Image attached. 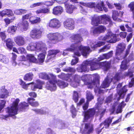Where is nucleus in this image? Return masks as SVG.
Returning <instances> with one entry per match:
<instances>
[{"label": "nucleus", "mask_w": 134, "mask_h": 134, "mask_svg": "<svg viewBox=\"0 0 134 134\" xmlns=\"http://www.w3.org/2000/svg\"><path fill=\"white\" fill-rule=\"evenodd\" d=\"M113 54V51H111L107 53L100 56L97 59L95 58L92 60H88L85 61L80 67L77 68V70L79 72L88 71L89 68L87 66L90 65L91 70L99 69L103 66L104 68V70L107 71L110 67V62L105 61L100 62L99 61L104 59H109L112 56Z\"/></svg>", "instance_id": "1"}, {"label": "nucleus", "mask_w": 134, "mask_h": 134, "mask_svg": "<svg viewBox=\"0 0 134 134\" xmlns=\"http://www.w3.org/2000/svg\"><path fill=\"white\" fill-rule=\"evenodd\" d=\"M79 32L81 36L79 34H77L73 35L70 37V38L71 41L75 43L72 44L70 48L66 49L63 52V55H66L67 53L65 52L66 51H74V54L78 56H80L81 54L83 56H86L91 52L89 47L83 46L77 43L82 41L81 36H85L88 34L87 31L85 29L81 28L79 30Z\"/></svg>", "instance_id": "2"}, {"label": "nucleus", "mask_w": 134, "mask_h": 134, "mask_svg": "<svg viewBox=\"0 0 134 134\" xmlns=\"http://www.w3.org/2000/svg\"><path fill=\"white\" fill-rule=\"evenodd\" d=\"M71 78L72 80L76 81V84H74V82H72L71 85L74 87H76L79 85L81 79L84 82V84L86 85H96V87H98L99 86V75L97 74L91 75H84L81 77L78 75H75Z\"/></svg>", "instance_id": "3"}, {"label": "nucleus", "mask_w": 134, "mask_h": 134, "mask_svg": "<svg viewBox=\"0 0 134 134\" xmlns=\"http://www.w3.org/2000/svg\"><path fill=\"white\" fill-rule=\"evenodd\" d=\"M27 49L29 51H35L38 52H42V53L38 55L37 59L40 63L43 62L47 50V47L44 43L41 41L37 42L35 43H31L27 46Z\"/></svg>", "instance_id": "4"}, {"label": "nucleus", "mask_w": 134, "mask_h": 134, "mask_svg": "<svg viewBox=\"0 0 134 134\" xmlns=\"http://www.w3.org/2000/svg\"><path fill=\"white\" fill-rule=\"evenodd\" d=\"M100 98L98 99V102L97 103V107L96 109H88L87 111H84V121L87 122L89 120H91L94 116L95 112H96L97 116L99 115V119L104 115L106 109L102 108L101 104L103 103V100H99Z\"/></svg>", "instance_id": "5"}, {"label": "nucleus", "mask_w": 134, "mask_h": 134, "mask_svg": "<svg viewBox=\"0 0 134 134\" xmlns=\"http://www.w3.org/2000/svg\"><path fill=\"white\" fill-rule=\"evenodd\" d=\"M110 17L108 15H103L101 16L94 15L92 18L91 24L94 26H97L99 24L102 23L106 24L108 23Z\"/></svg>", "instance_id": "6"}, {"label": "nucleus", "mask_w": 134, "mask_h": 134, "mask_svg": "<svg viewBox=\"0 0 134 134\" xmlns=\"http://www.w3.org/2000/svg\"><path fill=\"white\" fill-rule=\"evenodd\" d=\"M20 100L18 98L16 99L13 102L12 104L10 107H8L6 109V112L8 115L3 116L4 119L8 118L9 116H14L17 114L18 110V104Z\"/></svg>", "instance_id": "7"}, {"label": "nucleus", "mask_w": 134, "mask_h": 134, "mask_svg": "<svg viewBox=\"0 0 134 134\" xmlns=\"http://www.w3.org/2000/svg\"><path fill=\"white\" fill-rule=\"evenodd\" d=\"M56 82L54 83V82L50 80L48 82L46 86V88L51 91L56 90L57 86L56 83H57L58 86L61 88H63L68 86V84L67 82L62 80H58V81L56 79Z\"/></svg>", "instance_id": "8"}, {"label": "nucleus", "mask_w": 134, "mask_h": 134, "mask_svg": "<svg viewBox=\"0 0 134 134\" xmlns=\"http://www.w3.org/2000/svg\"><path fill=\"white\" fill-rule=\"evenodd\" d=\"M36 84H34V82L26 84L24 82L21 80L20 84L22 88L26 90L27 89L28 86L31 84L32 85L31 86V89L32 90L36 91L37 89H42V85L44 84V82L39 80H36Z\"/></svg>", "instance_id": "9"}, {"label": "nucleus", "mask_w": 134, "mask_h": 134, "mask_svg": "<svg viewBox=\"0 0 134 134\" xmlns=\"http://www.w3.org/2000/svg\"><path fill=\"white\" fill-rule=\"evenodd\" d=\"M47 38L54 43H57L63 39V36L58 32L50 33L47 35Z\"/></svg>", "instance_id": "10"}, {"label": "nucleus", "mask_w": 134, "mask_h": 134, "mask_svg": "<svg viewBox=\"0 0 134 134\" xmlns=\"http://www.w3.org/2000/svg\"><path fill=\"white\" fill-rule=\"evenodd\" d=\"M99 40H104L109 43H115L116 41V35L111 31H108L105 35L100 36Z\"/></svg>", "instance_id": "11"}, {"label": "nucleus", "mask_w": 134, "mask_h": 134, "mask_svg": "<svg viewBox=\"0 0 134 134\" xmlns=\"http://www.w3.org/2000/svg\"><path fill=\"white\" fill-rule=\"evenodd\" d=\"M90 7L91 8H94V10L97 12H99L103 10V8L104 11L106 12L108 10L107 8L104 7L103 2L99 1L96 3L95 2L91 3H89Z\"/></svg>", "instance_id": "12"}, {"label": "nucleus", "mask_w": 134, "mask_h": 134, "mask_svg": "<svg viewBox=\"0 0 134 134\" xmlns=\"http://www.w3.org/2000/svg\"><path fill=\"white\" fill-rule=\"evenodd\" d=\"M133 71H131V70L129 69L128 72H126L124 74L121 72L117 73L114 78H112L113 80V81L115 82V81H117L125 77V76H129L130 77H132L133 76L132 73Z\"/></svg>", "instance_id": "13"}, {"label": "nucleus", "mask_w": 134, "mask_h": 134, "mask_svg": "<svg viewBox=\"0 0 134 134\" xmlns=\"http://www.w3.org/2000/svg\"><path fill=\"white\" fill-rule=\"evenodd\" d=\"M42 33V31L41 29L35 28L31 31L30 36L33 39H38L41 37Z\"/></svg>", "instance_id": "14"}, {"label": "nucleus", "mask_w": 134, "mask_h": 134, "mask_svg": "<svg viewBox=\"0 0 134 134\" xmlns=\"http://www.w3.org/2000/svg\"><path fill=\"white\" fill-rule=\"evenodd\" d=\"M126 45L124 43H121L118 44V47L117 48L116 53V58L119 60L122 59V58H125L122 56V53L125 49Z\"/></svg>", "instance_id": "15"}, {"label": "nucleus", "mask_w": 134, "mask_h": 134, "mask_svg": "<svg viewBox=\"0 0 134 134\" xmlns=\"http://www.w3.org/2000/svg\"><path fill=\"white\" fill-rule=\"evenodd\" d=\"M39 77L42 79L52 80L54 83L56 82V76L52 73H49L47 74L45 72H42L40 73L39 74Z\"/></svg>", "instance_id": "16"}, {"label": "nucleus", "mask_w": 134, "mask_h": 134, "mask_svg": "<svg viewBox=\"0 0 134 134\" xmlns=\"http://www.w3.org/2000/svg\"><path fill=\"white\" fill-rule=\"evenodd\" d=\"M48 25L52 28L58 29L61 26V23L57 18H53L49 21Z\"/></svg>", "instance_id": "17"}, {"label": "nucleus", "mask_w": 134, "mask_h": 134, "mask_svg": "<svg viewBox=\"0 0 134 134\" xmlns=\"http://www.w3.org/2000/svg\"><path fill=\"white\" fill-rule=\"evenodd\" d=\"M93 124L90 123H85L82 134H90L93 132Z\"/></svg>", "instance_id": "18"}, {"label": "nucleus", "mask_w": 134, "mask_h": 134, "mask_svg": "<svg viewBox=\"0 0 134 134\" xmlns=\"http://www.w3.org/2000/svg\"><path fill=\"white\" fill-rule=\"evenodd\" d=\"M64 26L66 29L73 30L74 28V21L72 19H69L64 21L63 23Z\"/></svg>", "instance_id": "19"}, {"label": "nucleus", "mask_w": 134, "mask_h": 134, "mask_svg": "<svg viewBox=\"0 0 134 134\" xmlns=\"http://www.w3.org/2000/svg\"><path fill=\"white\" fill-rule=\"evenodd\" d=\"M126 87V86H124L122 90H120L118 93H117L115 95V97L114 98L115 100L118 101L120 99L124 98L125 93L127 91Z\"/></svg>", "instance_id": "20"}, {"label": "nucleus", "mask_w": 134, "mask_h": 134, "mask_svg": "<svg viewBox=\"0 0 134 134\" xmlns=\"http://www.w3.org/2000/svg\"><path fill=\"white\" fill-rule=\"evenodd\" d=\"M14 41L16 44L19 46H22L26 43L24 37L21 35H19L15 37Z\"/></svg>", "instance_id": "21"}, {"label": "nucleus", "mask_w": 134, "mask_h": 134, "mask_svg": "<svg viewBox=\"0 0 134 134\" xmlns=\"http://www.w3.org/2000/svg\"><path fill=\"white\" fill-rule=\"evenodd\" d=\"M106 30V28L104 26H99L97 27L92 28L91 31L94 35L99 34L104 32Z\"/></svg>", "instance_id": "22"}, {"label": "nucleus", "mask_w": 134, "mask_h": 134, "mask_svg": "<svg viewBox=\"0 0 134 134\" xmlns=\"http://www.w3.org/2000/svg\"><path fill=\"white\" fill-rule=\"evenodd\" d=\"M113 81V80L112 79V78L109 77V76L108 75L107 77L105 78L104 80L103 81L100 87V88H105L108 87L109 86L111 81Z\"/></svg>", "instance_id": "23"}, {"label": "nucleus", "mask_w": 134, "mask_h": 134, "mask_svg": "<svg viewBox=\"0 0 134 134\" xmlns=\"http://www.w3.org/2000/svg\"><path fill=\"white\" fill-rule=\"evenodd\" d=\"M63 7L60 6L54 7L52 9V13L55 15H59L63 12Z\"/></svg>", "instance_id": "24"}, {"label": "nucleus", "mask_w": 134, "mask_h": 134, "mask_svg": "<svg viewBox=\"0 0 134 134\" xmlns=\"http://www.w3.org/2000/svg\"><path fill=\"white\" fill-rule=\"evenodd\" d=\"M124 13L123 12H120L118 13L117 11H113V12L112 18L114 20L117 21H121V20L118 18L119 16H121Z\"/></svg>", "instance_id": "25"}, {"label": "nucleus", "mask_w": 134, "mask_h": 134, "mask_svg": "<svg viewBox=\"0 0 134 134\" xmlns=\"http://www.w3.org/2000/svg\"><path fill=\"white\" fill-rule=\"evenodd\" d=\"M105 44V42L102 41H99L96 43L94 41H92L90 43V46L93 50L98 47H100Z\"/></svg>", "instance_id": "26"}, {"label": "nucleus", "mask_w": 134, "mask_h": 134, "mask_svg": "<svg viewBox=\"0 0 134 134\" xmlns=\"http://www.w3.org/2000/svg\"><path fill=\"white\" fill-rule=\"evenodd\" d=\"M58 77L60 79L70 82L71 81V78L72 77V75L70 74H65L62 73L60 75H58Z\"/></svg>", "instance_id": "27"}, {"label": "nucleus", "mask_w": 134, "mask_h": 134, "mask_svg": "<svg viewBox=\"0 0 134 134\" xmlns=\"http://www.w3.org/2000/svg\"><path fill=\"white\" fill-rule=\"evenodd\" d=\"M59 52L58 50H51L49 51L47 58L49 60L52 58H54L56 54Z\"/></svg>", "instance_id": "28"}, {"label": "nucleus", "mask_w": 134, "mask_h": 134, "mask_svg": "<svg viewBox=\"0 0 134 134\" xmlns=\"http://www.w3.org/2000/svg\"><path fill=\"white\" fill-rule=\"evenodd\" d=\"M9 96V93L8 91L3 87L1 89L0 92V97L2 99L7 98Z\"/></svg>", "instance_id": "29"}, {"label": "nucleus", "mask_w": 134, "mask_h": 134, "mask_svg": "<svg viewBox=\"0 0 134 134\" xmlns=\"http://www.w3.org/2000/svg\"><path fill=\"white\" fill-rule=\"evenodd\" d=\"M29 21L31 24H34L40 23L41 20L40 17L32 16L30 18Z\"/></svg>", "instance_id": "30"}, {"label": "nucleus", "mask_w": 134, "mask_h": 134, "mask_svg": "<svg viewBox=\"0 0 134 134\" xmlns=\"http://www.w3.org/2000/svg\"><path fill=\"white\" fill-rule=\"evenodd\" d=\"M113 118H109L106 119L104 123H102L100 124V127H101L103 125H104L105 126V128H108Z\"/></svg>", "instance_id": "31"}, {"label": "nucleus", "mask_w": 134, "mask_h": 134, "mask_svg": "<svg viewBox=\"0 0 134 134\" xmlns=\"http://www.w3.org/2000/svg\"><path fill=\"white\" fill-rule=\"evenodd\" d=\"M66 12L69 14L72 13L76 7L72 5H66Z\"/></svg>", "instance_id": "32"}, {"label": "nucleus", "mask_w": 134, "mask_h": 134, "mask_svg": "<svg viewBox=\"0 0 134 134\" xmlns=\"http://www.w3.org/2000/svg\"><path fill=\"white\" fill-rule=\"evenodd\" d=\"M28 103L32 106L36 107L38 105V103L37 102H34L35 99L33 98H29L27 99Z\"/></svg>", "instance_id": "33"}, {"label": "nucleus", "mask_w": 134, "mask_h": 134, "mask_svg": "<svg viewBox=\"0 0 134 134\" xmlns=\"http://www.w3.org/2000/svg\"><path fill=\"white\" fill-rule=\"evenodd\" d=\"M0 61L5 64H7L9 63V60L7 57L0 54Z\"/></svg>", "instance_id": "34"}, {"label": "nucleus", "mask_w": 134, "mask_h": 134, "mask_svg": "<svg viewBox=\"0 0 134 134\" xmlns=\"http://www.w3.org/2000/svg\"><path fill=\"white\" fill-rule=\"evenodd\" d=\"M6 42V45L7 48L9 50H11L14 43V42L10 38L8 39Z\"/></svg>", "instance_id": "35"}, {"label": "nucleus", "mask_w": 134, "mask_h": 134, "mask_svg": "<svg viewBox=\"0 0 134 134\" xmlns=\"http://www.w3.org/2000/svg\"><path fill=\"white\" fill-rule=\"evenodd\" d=\"M49 9L46 8L40 9L36 11V12L37 14L40 13L48 14L49 13Z\"/></svg>", "instance_id": "36"}, {"label": "nucleus", "mask_w": 134, "mask_h": 134, "mask_svg": "<svg viewBox=\"0 0 134 134\" xmlns=\"http://www.w3.org/2000/svg\"><path fill=\"white\" fill-rule=\"evenodd\" d=\"M33 76V74L32 73L29 72L26 74L24 77V79L25 80L28 81H31Z\"/></svg>", "instance_id": "37"}, {"label": "nucleus", "mask_w": 134, "mask_h": 134, "mask_svg": "<svg viewBox=\"0 0 134 134\" xmlns=\"http://www.w3.org/2000/svg\"><path fill=\"white\" fill-rule=\"evenodd\" d=\"M27 12V10L23 9H20L15 10L14 11V13L17 15H21L24 14Z\"/></svg>", "instance_id": "38"}, {"label": "nucleus", "mask_w": 134, "mask_h": 134, "mask_svg": "<svg viewBox=\"0 0 134 134\" xmlns=\"http://www.w3.org/2000/svg\"><path fill=\"white\" fill-rule=\"evenodd\" d=\"M127 64L126 60H124L122 61L120 66V69L121 70H124L127 68Z\"/></svg>", "instance_id": "39"}, {"label": "nucleus", "mask_w": 134, "mask_h": 134, "mask_svg": "<svg viewBox=\"0 0 134 134\" xmlns=\"http://www.w3.org/2000/svg\"><path fill=\"white\" fill-rule=\"evenodd\" d=\"M27 58L30 62L36 63L37 61V59L34 55L32 54H29L27 55Z\"/></svg>", "instance_id": "40"}, {"label": "nucleus", "mask_w": 134, "mask_h": 134, "mask_svg": "<svg viewBox=\"0 0 134 134\" xmlns=\"http://www.w3.org/2000/svg\"><path fill=\"white\" fill-rule=\"evenodd\" d=\"M22 26L24 30L26 31L28 29L29 23L27 21H23Z\"/></svg>", "instance_id": "41"}, {"label": "nucleus", "mask_w": 134, "mask_h": 134, "mask_svg": "<svg viewBox=\"0 0 134 134\" xmlns=\"http://www.w3.org/2000/svg\"><path fill=\"white\" fill-rule=\"evenodd\" d=\"M28 104L24 102L20 103L19 106H20L21 109L23 111H24L28 109Z\"/></svg>", "instance_id": "42"}, {"label": "nucleus", "mask_w": 134, "mask_h": 134, "mask_svg": "<svg viewBox=\"0 0 134 134\" xmlns=\"http://www.w3.org/2000/svg\"><path fill=\"white\" fill-rule=\"evenodd\" d=\"M17 29V27L15 26H13L9 27L7 30V32L8 33H11L12 34L14 33Z\"/></svg>", "instance_id": "43"}, {"label": "nucleus", "mask_w": 134, "mask_h": 134, "mask_svg": "<svg viewBox=\"0 0 134 134\" xmlns=\"http://www.w3.org/2000/svg\"><path fill=\"white\" fill-rule=\"evenodd\" d=\"M86 98L87 99V101L88 102L93 98V96L91 93L88 91H87L86 92Z\"/></svg>", "instance_id": "44"}, {"label": "nucleus", "mask_w": 134, "mask_h": 134, "mask_svg": "<svg viewBox=\"0 0 134 134\" xmlns=\"http://www.w3.org/2000/svg\"><path fill=\"white\" fill-rule=\"evenodd\" d=\"M110 48V45H106L99 50V52L101 53L105 52L107 50L109 49Z\"/></svg>", "instance_id": "45"}, {"label": "nucleus", "mask_w": 134, "mask_h": 134, "mask_svg": "<svg viewBox=\"0 0 134 134\" xmlns=\"http://www.w3.org/2000/svg\"><path fill=\"white\" fill-rule=\"evenodd\" d=\"M63 70L64 71L73 73L74 72L76 71L75 69L69 67H66L64 68Z\"/></svg>", "instance_id": "46"}, {"label": "nucleus", "mask_w": 134, "mask_h": 134, "mask_svg": "<svg viewBox=\"0 0 134 134\" xmlns=\"http://www.w3.org/2000/svg\"><path fill=\"white\" fill-rule=\"evenodd\" d=\"M79 95L78 93L76 91H74L73 99L75 102H77L78 100Z\"/></svg>", "instance_id": "47"}, {"label": "nucleus", "mask_w": 134, "mask_h": 134, "mask_svg": "<svg viewBox=\"0 0 134 134\" xmlns=\"http://www.w3.org/2000/svg\"><path fill=\"white\" fill-rule=\"evenodd\" d=\"M54 0H49L48 1L43 2V5H45L49 7L53 5Z\"/></svg>", "instance_id": "48"}, {"label": "nucleus", "mask_w": 134, "mask_h": 134, "mask_svg": "<svg viewBox=\"0 0 134 134\" xmlns=\"http://www.w3.org/2000/svg\"><path fill=\"white\" fill-rule=\"evenodd\" d=\"M33 110L37 114H44L46 113V111L42 109H33Z\"/></svg>", "instance_id": "49"}, {"label": "nucleus", "mask_w": 134, "mask_h": 134, "mask_svg": "<svg viewBox=\"0 0 134 134\" xmlns=\"http://www.w3.org/2000/svg\"><path fill=\"white\" fill-rule=\"evenodd\" d=\"M43 2L36 3L31 4L30 6V7L31 8H33L42 5H43Z\"/></svg>", "instance_id": "50"}, {"label": "nucleus", "mask_w": 134, "mask_h": 134, "mask_svg": "<svg viewBox=\"0 0 134 134\" xmlns=\"http://www.w3.org/2000/svg\"><path fill=\"white\" fill-rule=\"evenodd\" d=\"M129 7L132 12L133 18L134 19V2H132L129 5Z\"/></svg>", "instance_id": "51"}, {"label": "nucleus", "mask_w": 134, "mask_h": 134, "mask_svg": "<svg viewBox=\"0 0 134 134\" xmlns=\"http://www.w3.org/2000/svg\"><path fill=\"white\" fill-rule=\"evenodd\" d=\"M6 103V101L4 100H0V111L3 108Z\"/></svg>", "instance_id": "52"}, {"label": "nucleus", "mask_w": 134, "mask_h": 134, "mask_svg": "<svg viewBox=\"0 0 134 134\" xmlns=\"http://www.w3.org/2000/svg\"><path fill=\"white\" fill-rule=\"evenodd\" d=\"M71 111L73 115L72 117H73L74 116H75L76 114V111L75 108L73 105H72L71 108Z\"/></svg>", "instance_id": "53"}, {"label": "nucleus", "mask_w": 134, "mask_h": 134, "mask_svg": "<svg viewBox=\"0 0 134 134\" xmlns=\"http://www.w3.org/2000/svg\"><path fill=\"white\" fill-rule=\"evenodd\" d=\"M6 15L8 16H12L14 15L12 10L9 9H5Z\"/></svg>", "instance_id": "54"}, {"label": "nucleus", "mask_w": 134, "mask_h": 134, "mask_svg": "<svg viewBox=\"0 0 134 134\" xmlns=\"http://www.w3.org/2000/svg\"><path fill=\"white\" fill-rule=\"evenodd\" d=\"M31 13H29L23 16L22 18L23 21H26L25 20L31 17Z\"/></svg>", "instance_id": "55"}, {"label": "nucleus", "mask_w": 134, "mask_h": 134, "mask_svg": "<svg viewBox=\"0 0 134 134\" xmlns=\"http://www.w3.org/2000/svg\"><path fill=\"white\" fill-rule=\"evenodd\" d=\"M18 54H22L26 53V51L25 49L22 47H20L18 49Z\"/></svg>", "instance_id": "56"}, {"label": "nucleus", "mask_w": 134, "mask_h": 134, "mask_svg": "<svg viewBox=\"0 0 134 134\" xmlns=\"http://www.w3.org/2000/svg\"><path fill=\"white\" fill-rule=\"evenodd\" d=\"M132 44H130L129 45H128L127 46V49L125 54V55L123 57V58H125L128 54H129V52L130 49L132 46Z\"/></svg>", "instance_id": "57"}, {"label": "nucleus", "mask_w": 134, "mask_h": 134, "mask_svg": "<svg viewBox=\"0 0 134 134\" xmlns=\"http://www.w3.org/2000/svg\"><path fill=\"white\" fill-rule=\"evenodd\" d=\"M75 58L74 59L72 60L71 63V64L72 65H74L76 64L78 62V58L75 57H74Z\"/></svg>", "instance_id": "58"}, {"label": "nucleus", "mask_w": 134, "mask_h": 134, "mask_svg": "<svg viewBox=\"0 0 134 134\" xmlns=\"http://www.w3.org/2000/svg\"><path fill=\"white\" fill-rule=\"evenodd\" d=\"M59 126V128L60 129L64 128H65V124L63 122L61 121L58 124Z\"/></svg>", "instance_id": "59"}, {"label": "nucleus", "mask_w": 134, "mask_h": 134, "mask_svg": "<svg viewBox=\"0 0 134 134\" xmlns=\"http://www.w3.org/2000/svg\"><path fill=\"white\" fill-rule=\"evenodd\" d=\"M0 38H1L2 40H5L6 38V36L4 32H0Z\"/></svg>", "instance_id": "60"}, {"label": "nucleus", "mask_w": 134, "mask_h": 134, "mask_svg": "<svg viewBox=\"0 0 134 134\" xmlns=\"http://www.w3.org/2000/svg\"><path fill=\"white\" fill-rule=\"evenodd\" d=\"M127 35V33L125 32H121L120 34V37L122 38L126 37Z\"/></svg>", "instance_id": "61"}, {"label": "nucleus", "mask_w": 134, "mask_h": 134, "mask_svg": "<svg viewBox=\"0 0 134 134\" xmlns=\"http://www.w3.org/2000/svg\"><path fill=\"white\" fill-rule=\"evenodd\" d=\"M117 104L118 102H116L113 105L112 109L111 111V114L113 113L115 110V106L117 105Z\"/></svg>", "instance_id": "62"}, {"label": "nucleus", "mask_w": 134, "mask_h": 134, "mask_svg": "<svg viewBox=\"0 0 134 134\" xmlns=\"http://www.w3.org/2000/svg\"><path fill=\"white\" fill-rule=\"evenodd\" d=\"M114 5L116 7V9L119 10L121 9L122 7L120 4L119 3H114Z\"/></svg>", "instance_id": "63"}, {"label": "nucleus", "mask_w": 134, "mask_h": 134, "mask_svg": "<svg viewBox=\"0 0 134 134\" xmlns=\"http://www.w3.org/2000/svg\"><path fill=\"white\" fill-rule=\"evenodd\" d=\"M112 95H111L108 97L106 99L105 102L107 103H110L112 99Z\"/></svg>", "instance_id": "64"}]
</instances>
